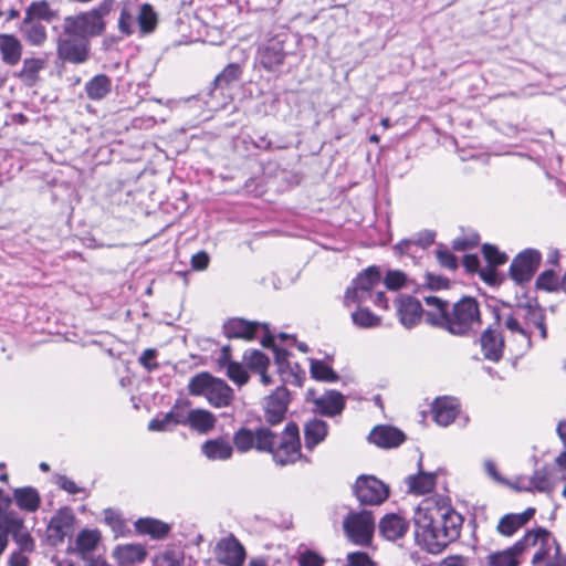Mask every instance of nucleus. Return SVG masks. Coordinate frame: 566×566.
<instances>
[{
	"label": "nucleus",
	"mask_w": 566,
	"mask_h": 566,
	"mask_svg": "<svg viewBox=\"0 0 566 566\" xmlns=\"http://www.w3.org/2000/svg\"><path fill=\"white\" fill-rule=\"evenodd\" d=\"M415 537L430 554H440L459 538L463 517L440 495L423 499L415 510Z\"/></svg>",
	"instance_id": "1"
},
{
	"label": "nucleus",
	"mask_w": 566,
	"mask_h": 566,
	"mask_svg": "<svg viewBox=\"0 0 566 566\" xmlns=\"http://www.w3.org/2000/svg\"><path fill=\"white\" fill-rule=\"evenodd\" d=\"M423 301L429 307L427 323L442 327L450 334L463 336L481 324L479 305L472 297L460 300L451 308L447 302L433 295L424 296Z\"/></svg>",
	"instance_id": "2"
},
{
	"label": "nucleus",
	"mask_w": 566,
	"mask_h": 566,
	"mask_svg": "<svg viewBox=\"0 0 566 566\" xmlns=\"http://www.w3.org/2000/svg\"><path fill=\"white\" fill-rule=\"evenodd\" d=\"M380 287V271L376 266H370L357 275V277L353 280L352 285L347 287L344 296V305L350 307L370 301L376 306L387 310L388 301Z\"/></svg>",
	"instance_id": "3"
},
{
	"label": "nucleus",
	"mask_w": 566,
	"mask_h": 566,
	"mask_svg": "<svg viewBox=\"0 0 566 566\" xmlns=\"http://www.w3.org/2000/svg\"><path fill=\"white\" fill-rule=\"evenodd\" d=\"M112 0H105L97 7L63 20L64 35H78L90 41L99 36L106 29L105 17L109 13Z\"/></svg>",
	"instance_id": "4"
},
{
	"label": "nucleus",
	"mask_w": 566,
	"mask_h": 566,
	"mask_svg": "<svg viewBox=\"0 0 566 566\" xmlns=\"http://www.w3.org/2000/svg\"><path fill=\"white\" fill-rule=\"evenodd\" d=\"M233 443L239 452H248L256 449L260 452L273 454L277 465H283V458L276 451L283 448V441L269 428L260 427L255 431L249 428H240L233 436Z\"/></svg>",
	"instance_id": "5"
},
{
	"label": "nucleus",
	"mask_w": 566,
	"mask_h": 566,
	"mask_svg": "<svg viewBox=\"0 0 566 566\" xmlns=\"http://www.w3.org/2000/svg\"><path fill=\"white\" fill-rule=\"evenodd\" d=\"M188 389L193 396L203 395L216 408L227 407L233 400L232 388L224 380L212 377L208 373L193 376L189 381Z\"/></svg>",
	"instance_id": "6"
},
{
	"label": "nucleus",
	"mask_w": 566,
	"mask_h": 566,
	"mask_svg": "<svg viewBox=\"0 0 566 566\" xmlns=\"http://www.w3.org/2000/svg\"><path fill=\"white\" fill-rule=\"evenodd\" d=\"M139 18V35H147L155 31L158 18L154 8L144 3L142 6L126 4L118 17V30L128 36L137 32L136 19Z\"/></svg>",
	"instance_id": "7"
},
{
	"label": "nucleus",
	"mask_w": 566,
	"mask_h": 566,
	"mask_svg": "<svg viewBox=\"0 0 566 566\" xmlns=\"http://www.w3.org/2000/svg\"><path fill=\"white\" fill-rule=\"evenodd\" d=\"M343 527L348 539L360 546L370 544L375 531V521L370 512L361 511L348 514Z\"/></svg>",
	"instance_id": "8"
},
{
	"label": "nucleus",
	"mask_w": 566,
	"mask_h": 566,
	"mask_svg": "<svg viewBox=\"0 0 566 566\" xmlns=\"http://www.w3.org/2000/svg\"><path fill=\"white\" fill-rule=\"evenodd\" d=\"M521 316L527 318V323L532 322L539 329L542 338H546V326L542 312L538 308H528L527 311L526 308H520L505 318L504 325L512 333L518 334L526 347L531 346V332L528 326H524L521 323Z\"/></svg>",
	"instance_id": "9"
},
{
	"label": "nucleus",
	"mask_w": 566,
	"mask_h": 566,
	"mask_svg": "<svg viewBox=\"0 0 566 566\" xmlns=\"http://www.w3.org/2000/svg\"><path fill=\"white\" fill-rule=\"evenodd\" d=\"M357 500L365 505H379L389 496L388 486L374 475H360L355 483Z\"/></svg>",
	"instance_id": "10"
},
{
	"label": "nucleus",
	"mask_w": 566,
	"mask_h": 566,
	"mask_svg": "<svg viewBox=\"0 0 566 566\" xmlns=\"http://www.w3.org/2000/svg\"><path fill=\"white\" fill-rule=\"evenodd\" d=\"M57 57L72 64H82L90 55V41L78 35H64L56 42Z\"/></svg>",
	"instance_id": "11"
},
{
	"label": "nucleus",
	"mask_w": 566,
	"mask_h": 566,
	"mask_svg": "<svg viewBox=\"0 0 566 566\" xmlns=\"http://www.w3.org/2000/svg\"><path fill=\"white\" fill-rule=\"evenodd\" d=\"M1 533H3L0 534V541L3 542V551L8 545V536L11 534L15 544L14 549L34 552L35 542L17 513L11 514L9 520L2 525Z\"/></svg>",
	"instance_id": "12"
},
{
	"label": "nucleus",
	"mask_w": 566,
	"mask_h": 566,
	"mask_svg": "<svg viewBox=\"0 0 566 566\" xmlns=\"http://www.w3.org/2000/svg\"><path fill=\"white\" fill-rule=\"evenodd\" d=\"M256 61L266 72L277 74L283 65V39L280 34L266 39L258 50Z\"/></svg>",
	"instance_id": "13"
},
{
	"label": "nucleus",
	"mask_w": 566,
	"mask_h": 566,
	"mask_svg": "<svg viewBox=\"0 0 566 566\" xmlns=\"http://www.w3.org/2000/svg\"><path fill=\"white\" fill-rule=\"evenodd\" d=\"M566 480V474L560 469L545 467L537 470L534 475L525 481L518 482V489L525 491H537L541 493H552L555 488Z\"/></svg>",
	"instance_id": "14"
},
{
	"label": "nucleus",
	"mask_w": 566,
	"mask_h": 566,
	"mask_svg": "<svg viewBox=\"0 0 566 566\" xmlns=\"http://www.w3.org/2000/svg\"><path fill=\"white\" fill-rule=\"evenodd\" d=\"M525 535L536 536L534 543H528V547H536V552L532 559V564L534 566H541L542 564L545 565L560 556L559 546L557 545L552 534L546 530L538 528L536 531L527 532Z\"/></svg>",
	"instance_id": "15"
},
{
	"label": "nucleus",
	"mask_w": 566,
	"mask_h": 566,
	"mask_svg": "<svg viewBox=\"0 0 566 566\" xmlns=\"http://www.w3.org/2000/svg\"><path fill=\"white\" fill-rule=\"evenodd\" d=\"M542 255L537 250L526 249L518 253L510 266V275L517 284L528 282L539 266Z\"/></svg>",
	"instance_id": "16"
},
{
	"label": "nucleus",
	"mask_w": 566,
	"mask_h": 566,
	"mask_svg": "<svg viewBox=\"0 0 566 566\" xmlns=\"http://www.w3.org/2000/svg\"><path fill=\"white\" fill-rule=\"evenodd\" d=\"M305 400L314 406V412L326 417L339 415L345 408V397L337 390H326L316 397L315 390L308 389Z\"/></svg>",
	"instance_id": "17"
},
{
	"label": "nucleus",
	"mask_w": 566,
	"mask_h": 566,
	"mask_svg": "<svg viewBox=\"0 0 566 566\" xmlns=\"http://www.w3.org/2000/svg\"><path fill=\"white\" fill-rule=\"evenodd\" d=\"M214 554L217 562L226 566H242L245 560V548L233 535L221 538Z\"/></svg>",
	"instance_id": "18"
},
{
	"label": "nucleus",
	"mask_w": 566,
	"mask_h": 566,
	"mask_svg": "<svg viewBox=\"0 0 566 566\" xmlns=\"http://www.w3.org/2000/svg\"><path fill=\"white\" fill-rule=\"evenodd\" d=\"M534 535H524L512 547L504 551L492 553L488 556V564L490 566H518L520 556L528 548V543L535 541Z\"/></svg>",
	"instance_id": "19"
},
{
	"label": "nucleus",
	"mask_w": 566,
	"mask_h": 566,
	"mask_svg": "<svg viewBox=\"0 0 566 566\" xmlns=\"http://www.w3.org/2000/svg\"><path fill=\"white\" fill-rule=\"evenodd\" d=\"M428 311H423L421 303L412 296L405 295L397 300V314L406 328L416 326Z\"/></svg>",
	"instance_id": "20"
},
{
	"label": "nucleus",
	"mask_w": 566,
	"mask_h": 566,
	"mask_svg": "<svg viewBox=\"0 0 566 566\" xmlns=\"http://www.w3.org/2000/svg\"><path fill=\"white\" fill-rule=\"evenodd\" d=\"M261 324L254 321H247L239 317H232L224 322L222 328L226 337L251 340L255 337ZM266 327V325H262Z\"/></svg>",
	"instance_id": "21"
},
{
	"label": "nucleus",
	"mask_w": 566,
	"mask_h": 566,
	"mask_svg": "<svg viewBox=\"0 0 566 566\" xmlns=\"http://www.w3.org/2000/svg\"><path fill=\"white\" fill-rule=\"evenodd\" d=\"M460 412V405L455 398L439 397L432 402L434 421L442 427L451 424Z\"/></svg>",
	"instance_id": "22"
},
{
	"label": "nucleus",
	"mask_w": 566,
	"mask_h": 566,
	"mask_svg": "<svg viewBox=\"0 0 566 566\" xmlns=\"http://www.w3.org/2000/svg\"><path fill=\"white\" fill-rule=\"evenodd\" d=\"M296 346L302 353H306L308 347L303 342H297L294 336L285 334V382L301 387L306 378V373L298 365L291 367L287 363L289 349Z\"/></svg>",
	"instance_id": "23"
},
{
	"label": "nucleus",
	"mask_w": 566,
	"mask_h": 566,
	"mask_svg": "<svg viewBox=\"0 0 566 566\" xmlns=\"http://www.w3.org/2000/svg\"><path fill=\"white\" fill-rule=\"evenodd\" d=\"M368 439L380 448H395L405 441V434L395 427L377 426L369 433Z\"/></svg>",
	"instance_id": "24"
},
{
	"label": "nucleus",
	"mask_w": 566,
	"mask_h": 566,
	"mask_svg": "<svg viewBox=\"0 0 566 566\" xmlns=\"http://www.w3.org/2000/svg\"><path fill=\"white\" fill-rule=\"evenodd\" d=\"M23 45L18 36L11 33H0L1 60L9 66H15L22 57Z\"/></svg>",
	"instance_id": "25"
},
{
	"label": "nucleus",
	"mask_w": 566,
	"mask_h": 566,
	"mask_svg": "<svg viewBox=\"0 0 566 566\" xmlns=\"http://www.w3.org/2000/svg\"><path fill=\"white\" fill-rule=\"evenodd\" d=\"M408 531V522L399 514H386L379 522V533L388 541L402 537Z\"/></svg>",
	"instance_id": "26"
},
{
	"label": "nucleus",
	"mask_w": 566,
	"mask_h": 566,
	"mask_svg": "<svg viewBox=\"0 0 566 566\" xmlns=\"http://www.w3.org/2000/svg\"><path fill=\"white\" fill-rule=\"evenodd\" d=\"M19 31L23 40L31 46L41 48L48 40L46 27L40 21L23 19Z\"/></svg>",
	"instance_id": "27"
},
{
	"label": "nucleus",
	"mask_w": 566,
	"mask_h": 566,
	"mask_svg": "<svg viewBox=\"0 0 566 566\" xmlns=\"http://www.w3.org/2000/svg\"><path fill=\"white\" fill-rule=\"evenodd\" d=\"M135 531L150 538L164 539L171 531V525L154 517H140L135 523Z\"/></svg>",
	"instance_id": "28"
},
{
	"label": "nucleus",
	"mask_w": 566,
	"mask_h": 566,
	"mask_svg": "<svg viewBox=\"0 0 566 566\" xmlns=\"http://www.w3.org/2000/svg\"><path fill=\"white\" fill-rule=\"evenodd\" d=\"M481 348L484 357L492 361H497L503 355L504 340L500 333L493 329H486L481 336Z\"/></svg>",
	"instance_id": "29"
},
{
	"label": "nucleus",
	"mask_w": 566,
	"mask_h": 566,
	"mask_svg": "<svg viewBox=\"0 0 566 566\" xmlns=\"http://www.w3.org/2000/svg\"><path fill=\"white\" fill-rule=\"evenodd\" d=\"M265 421L272 426L283 421V390L279 387L272 395L268 396L263 402Z\"/></svg>",
	"instance_id": "30"
},
{
	"label": "nucleus",
	"mask_w": 566,
	"mask_h": 566,
	"mask_svg": "<svg viewBox=\"0 0 566 566\" xmlns=\"http://www.w3.org/2000/svg\"><path fill=\"white\" fill-rule=\"evenodd\" d=\"M13 499L17 506L28 513L36 512L41 504V496L38 490L32 486L14 489Z\"/></svg>",
	"instance_id": "31"
},
{
	"label": "nucleus",
	"mask_w": 566,
	"mask_h": 566,
	"mask_svg": "<svg viewBox=\"0 0 566 566\" xmlns=\"http://www.w3.org/2000/svg\"><path fill=\"white\" fill-rule=\"evenodd\" d=\"M146 555L147 552L142 544L119 545L113 553V556L120 566L142 563L146 558Z\"/></svg>",
	"instance_id": "32"
},
{
	"label": "nucleus",
	"mask_w": 566,
	"mask_h": 566,
	"mask_svg": "<svg viewBox=\"0 0 566 566\" xmlns=\"http://www.w3.org/2000/svg\"><path fill=\"white\" fill-rule=\"evenodd\" d=\"M535 514V510L528 507L523 513L507 514L500 520L497 531L505 536L513 535L518 528L524 526Z\"/></svg>",
	"instance_id": "33"
},
{
	"label": "nucleus",
	"mask_w": 566,
	"mask_h": 566,
	"mask_svg": "<svg viewBox=\"0 0 566 566\" xmlns=\"http://www.w3.org/2000/svg\"><path fill=\"white\" fill-rule=\"evenodd\" d=\"M56 17L57 12L46 0H36L32 1L25 8L23 19L50 23L55 20Z\"/></svg>",
	"instance_id": "34"
},
{
	"label": "nucleus",
	"mask_w": 566,
	"mask_h": 566,
	"mask_svg": "<svg viewBox=\"0 0 566 566\" xmlns=\"http://www.w3.org/2000/svg\"><path fill=\"white\" fill-rule=\"evenodd\" d=\"M112 86V80L107 75L97 74L86 82L84 90L90 99L102 101L111 93Z\"/></svg>",
	"instance_id": "35"
},
{
	"label": "nucleus",
	"mask_w": 566,
	"mask_h": 566,
	"mask_svg": "<svg viewBox=\"0 0 566 566\" xmlns=\"http://www.w3.org/2000/svg\"><path fill=\"white\" fill-rule=\"evenodd\" d=\"M201 451L209 460L222 461L231 458L233 448L228 440L219 438L206 441L201 446Z\"/></svg>",
	"instance_id": "36"
},
{
	"label": "nucleus",
	"mask_w": 566,
	"mask_h": 566,
	"mask_svg": "<svg viewBox=\"0 0 566 566\" xmlns=\"http://www.w3.org/2000/svg\"><path fill=\"white\" fill-rule=\"evenodd\" d=\"M302 458L298 428L290 422L285 426V464L294 463Z\"/></svg>",
	"instance_id": "37"
},
{
	"label": "nucleus",
	"mask_w": 566,
	"mask_h": 566,
	"mask_svg": "<svg viewBox=\"0 0 566 566\" xmlns=\"http://www.w3.org/2000/svg\"><path fill=\"white\" fill-rule=\"evenodd\" d=\"M437 476L434 473H428L420 471L416 475H410L407 479V485L413 494H426L431 492L436 486Z\"/></svg>",
	"instance_id": "38"
},
{
	"label": "nucleus",
	"mask_w": 566,
	"mask_h": 566,
	"mask_svg": "<svg viewBox=\"0 0 566 566\" xmlns=\"http://www.w3.org/2000/svg\"><path fill=\"white\" fill-rule=\"evenodd\" d=\"M46 66V61L40 57L24 59L19 77L29 86H33L39 81V73Z\"/></svg>",
	"instance_id": "39"
},
{
	"label": "nucleus",
	"mask_w": 566,
	"mask_h": 566,
	"mask_svg": "<svg viewBox=\"0 0 566 566\" xmlns=\"http://www.w3.org/2000/svg\"><path fill=\"white\" fill-rule=\"evenodd\" d=\"M305 446L308 450H313L321 443L327 434V423L323 420L313 419L308 421L304 429Z\"/></svg>",
	"instance_id": "40"
},
{
	"label": "nucleus",
	"mask_w": 566,
	"mask_h": 566,
	"mask_svg": "<svg viewBox=\"0 0 566 566\" xmlns=\"http://www.w3.org/2000/svg\"><path fill=\"white\" fill-rule=\"evenodd\" d=\"M101 534L96 530H83L76 537V549L83 558H87L97 547Z\"/></svg>",
	"instance_id": "41"
},
{
	"label": "nucleus",
	"mask_w": 566,
	"mask_h": 566,
	"mask_svg": "<svg viewBox=\"0 0 566 566\" xmlns=\"http://www.w3.org/2000/svg\"><path fill=\"white\" fill-rule=\"evenodd\" d=\"M188 424L202 433L210 431L216 423V417L207 410L193 409L188 412Z\"/></svg>",
	"instance_id": "42"
},
{
	"label": "nucleus",
	"mask_w": 566,
	"mask_h": 566,
	"mask_svg": "<svg viewBox=\"0 0 566 566\" xmlns=\"http://www.w3.org/2000/svg\"><path fill=\"white\" fill-rule=\"evenodd\" d=\"M311 377L318 381L336 382L337 373L324 360L308 358Z\"/></svg>",
	"instance_id": "43"
},
{
	"label": "nucleus",
	"mask_w": 566,
	"mask_h": 566,
	"mask_svg": "<svg viewBox=\"0 0 566 566\" xmlns=\"http://www.w3.org/2000/svg\"><path fill=\"white\" fill-rule=\"evenodd\" d=\"M357 308L352 313L353 323L360 328H374L380 325L381 318L371 313L367 307L356 305Z\"/></svg>",
	"instance_id": "44"
},
{
	"label": "nucleus",
	"mask_w": 566,
	"mask_h": 566,
	"mask_svg": "<svg viewBox=\"0 0 566 566\" xmlns=\"http://www.w3.org/2000/svg\"><path fill=\"white\" fill-rule=\"evenodd\" d=\"M242 75V69L238 63H230L217 75L213 85L217 88H224L238 82Z\"/></svg>",
	"instance_id": "45"
},
{
	"label": "nucleus",
	"mask_w": 566,
	"mask_h": 566,
	"mask_svg": "<svg viewBox=\"0 0 566 566\" xmlns=\"http://www.w3.org/2000/svg\"><path fill=\"white\" fill-rule=\"evenodd\" d=\"M242 358L245 366L254 373L266 369L270 364L269 357L259 349H247Z\"/></svg>",
	"instance_id": "46"
},
{
	"label": "nucleus",
	"mask_w": 566,
	"mask_h": 566,
	"mask_svg": "<svg viewBox=\"0 0 566 566\" xmlns=\"http://www.w3.org/2000/svg\"><path fill=\"white\" fill-rule=\"evenodd\" d=\"M434 241V233L432 231L426 230L418 233L417 238L411 240H402L398 244H396L395 249L399 253H407L412 245H418L422 249L431 245Z\"/></svg>",
	"instance_id": "47"
},
{
	"label": "nucleus",
	"mask_w": 566,
	"mask_h": 566,
	"mask_svg": "<svg viewBox=\"0 0 566 566\" xmlns=\"http://www.w3.org/2000/svg\"><path fill=\"white\" fill-rule=\"evenodd\" d=\"M184 553L178 549H165L154 557V566H182Z\"/></svg>",
	"instance_id": "48"
},
{
	"label": "nucleus",
	"mask_w": 566,
	"mask_h": 566,
	"mask_svg": "<svg viewBox=\"0 0 566 566\" xmlns=\"http://www.w3.org/2000/svg\"><path fill=\"white\" fill-rule=\"evenodd\" d=\"M293 558L297 560L298 566H323L325 563L323 556L303 545L298 547Z\"/></svg>",
	"instance_id": "49"
},
{
	"label": "nucleus",
	"mask_w": 566,
	"mask_h": 566,
	"mask_svg": "<svg viewBox=\"0 0 566 566\" xmlns=\"http://www.w3.org/2000/svg\"><path fill=\"white\" fill-rule=\"evenodd\" d=\"M224 371L229 379L238 386H243L249 380L248 371L244 369L242 364L238 361L230 364L229 367L224 369Z\"/></svg>",
	"instance_id": "50"
},
{
	"label": "nucleus",
	"mask_w": 566,
	"mask_h": 566,
	"mask_svg": "<svg viewBox=\"0 0 566 566\" xmlns=\"http://www.w3.org/2000/svg\"><path fill=\"white\" fill-rule=\"evenodd\" d=\"M558 285L560 286V282L552 270L543 272L536 280V286L542 290L554 291Z\"/></svg>",
	"instance_id": "51"
},
{
	"label": "nucleus",
	"mask_w": 566,
	"mask_h": 566,
	"mask_svg": "<svg viewBox=\"0 0 566 566\" xmlns=\"http://www.w3.org/2000/svg\"><path fill=\"white\" fill-rule=\"evenodd\" d=\"M483 254L488 263L492 266L504 264L507 261L505 253L500 252L494 245L484 244Z\"/></svg>",
	"instance_id": "52"
},
{
	"label": "nucleus",
	"mask_w": 566,
	"mask_h": 566,
	"mask_svg": "<svg viewBox=\"0 0 566 566\" xmlns=\"http://www.w3.org/2000/svg\"><path fill=\"white\" fill-rule=\"evenodd\" d=\"M344 566H375V562L365 552H353L347 554Z\"/></svg>",
	"instance_id": "53"
},
{
	"label": "nucleus",
	"mask_w": 566,
	"mask_h": 566,
	"mask_svg": "<svg viewBox=\"0 0 566 566\" xmlns=\"http://www.w3.org/2000/svg\"><path fill=\"white\" fill-rule=\"evenodd\" d=\"M406 275L401 271H389L385 277V285L389 290H398L406 283Z\"/></svg>",
	"instance_id": "54"
},
{
	"label": "nucleus",
	"mask_w": 566,
	"mask_h": 566,
	"mask_svg": "<svg viewBox=\"0 0 566 566\" xmlns=\"http://www.w3.org/2000/svg\"><path fill=\"white\" fill-rule=\"evenodd\" d=\"M175 426L168 413H165L163 417L155 418L149 421L148 430L150 431H169Z\"/></svg>",
	"instance_id": "55"
},
{
	"label": "nucleus",
	"mask_w": 566,
	"mask_h": 566,
	"mask_svg": "<svg viewBox=\"0 0 566 566\" xmlns=\"http://www.w3.org/2000/svg\"><path fill=\"white\" fill-rule=\"evenodd\" d=\"M168 417L172 420L175 426L177 424H188V412L186 411L185 407L180 403H175L170 411L167 412Z\"/></svg>",
	"instance_id": "56"
},
{
	"label": "nucleus",
	"mask_w": 566,
	"mask_h": 566,
	"mask_svg": "<svg viewBox=\"0 0 566 566\" xmlns=\"http://www.w3.org/2000/svg\"><path fill=\"white\" fill-rule=\"evenodd\" d=\"M156 357V349L147 348L143 352L138 361L145 369H147L148 371H153L158 368V364L155 361Z\"/></svg>",
	"instance_id": "57"
},
{
	"label": "nucleus",
	"mask_w": 566,
	"mask_h": 566,
	"mask_svg": "<svg viewBox=\"0 0 566 566\" xmlns=\"http://www.w3.org/2000/svg\"><path fill=\"white\" fill-rule=\"evenodd\" d=\"M33 552L13 549L8 559V566H30V555Z\"/></svg>",
	"instance_id": "58"
},
{
	"label": "nucleus",
	"mask_w": 566,
	"mask_h": 566,
	"mask_svg": "<svg viewBox=\"0 0 566 566\" xmlns=\"http://www.w3.org/2000/svg\"><path fill=\"white\" fill-rule=\"evenodd\" d=\"M210 256L206 251H199L191 256V269L195 271H203L208 268Z\"/></svg>",
	"instance_id": "59"
},
{
	"label": "nucleus",
	"mask_w": 566,
	"mask_h": 566,
	"mask_svg": "<svg viewBox=\"0 0 566 566\" xmlns=\"http://www.w3.org/2000/svg\"><path fill=\"white\" fill-rule=\"evenodd\" d=\"M437 259L443 268L449 270H454L458 266L455 256L448 250H438Z\"/></svg>",
	"instance_id": "60"
},
{
	"label": "nucleus",
	"mask_w": 566,
	"mask_h": 566,
	"mask_svg": "<svg viewBox=\"0 0 566 566\" xmlns=\"http://www.w3.org/2000/svg\"><path fill=\"white\" fill-rule=\"evenodd\" d=\"M426 282L431 290H440L448 287L449 281L440 275L428 273Z\"/></svg>",
	"instance_id": "61"
},
{
	"label": "nucleus",
	"mask_w": 566,
	"mask_h": 566,
	"mask_svg": "<svg viewBox=\"0 0 566 566\" xmlns=\"http://www.w3.org/2000/svg\"><path fill=\"white\" fill-rule=\"evenodd\" d=\"M478 242H479L478 234H472L469 239L457 238L453 241V248L458 251H464V250L469 249L470 247L476 245Z\"/></svg>",
	"instance_id": "62"
},
{
	"label": "nucleus",
	"mask_w": 566,
	"mask_h": 566,
	"mask_svg": "<svg viewBox=\"0 0 566 566\" xmlns=\"http://www.w3.org/2000/svg\"><path fill=\"white\" fill-rule=\"evenodd\" d=\"M59 485L61 489H63L70 494H76L81 491V489L75 484V482L66 476L60 478Z\"/></svg>",
	"instance_id": "63"
},
{
	"label": "nucleus",
	"mask_w": 566,
	"mask_h": 566,
	"mask_svg": "<svg viewBox=\"0 0 566 566\" xmlns=\"http://www.w3.org/2000/svg\"><path fill=\"white\" fill-rule=\"evenodd\" d=\"M463 265L470 272H476L480 266V260L475 254H467L463 258Z\"/></svg>",
	"instance_id": "64"
}]
</instances>
